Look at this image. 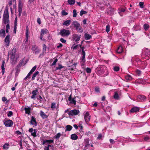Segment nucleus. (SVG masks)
<instances>
[{
    "label": "nucleus",
    "instance_id": "nucleus-1",
    "mask_svg": "<svg viewBox=\"0 0 150 150\" xmlns=\"http://www.w3.org/2000/svg\"><path fill=\"white\" fill-rule=\"evenodd\" d=\"M8 56L10 57L11 63L12 64H15L16 62L18 57L16 53V49L13 48L11 50L9 51Z\"/></svg>",
    "mask_w": 150,
    "mask_h": 150
},
{
    "label": "nucleus",
    "instance_id": "nucleus-2",
    "mask_svg": "<svg viewBox=\"0 0 150 150\" xmlns=\"http://www.w3.org/2000/svg\"><path fill=\"white\" fill-rule=\"evenodd\" d=\"M105 69H104L103 67L101 66H99L97 68L95 69V72L98 75L104 76L106 74L105 73Z\"/></svg>",
    "mask_w": 150,
    "mask_h": 150
},
{
    "label": "nucleus",
    "instance_id": "nucleus-3",
    "mask_svg": "<svg viewBox=\"0 0 150 150\" xmlns=\"http://www.w3.org/2000/svg\"><path fill=\"white\" fill-rule=\"evenodd\" d=\"M8 18V11L7 10H5L4 12L3 17V21L5 24L9 23Z\"/></svg>",
    "mask_w": 150,
    "mask_h": 150
},
{
    "label": "nucleus",
    "instance_id": "nucleus-4",
    "mask_svg": "<svg viewBox=\"0 0 150 150\" xmlns=\"http://www.w3.org/2000/svg\"><path fill=\"white\" fill-rule=\"evenodd\" d=\"M73 25L74 26L76 30L79 32L82 33L83 32V31L81 26L77 21H73L71 25Z\"/></svg>",
    "mask_w": 150,
    "mask_h": 150
},
{
    "label": "nucleus",
    "instance_id": "nucleus-5",
    "mask_svg": "<svg viewBox=\"0 0 150 150\" xmlns=\"http://www.w3.org/2000/svg\"><path fill=\"white\" fill-rule=\"evenodd\" d=\"M59 34L62 36L67 37L70 34V31L69 30L63 29L60 30Z\"/></svg>",
    "mask_w": 150,
    "mask_h": 150
},
{
    "label": "nucleus",
    "instance_id": "nucleus-6",
    "mask_svg": "<svg viewBox=\"0 0 150 150\" xmlns=\"http://www.w3.org/2000/svg\"><path fill=\"white\" fill-rule=\"evenodd\" d=\"M48 32V30L46 29H42L41 30V33H40V39L43 41H44L45 40V39L43 38L44 37V35L47 34Z\"/></svg>",
    "mask_w": 150,
    "mask_h": 150
},
{
    "label": "nucleus",
    "instance_id": "nucleus-7",
    "mask_svg": "<svg viewBox=\"0 0 150 150\" xmlns=\"http://www.w3.org/2000/svg\"><path fill=\"white\" fill-rule=\"evenodd\" d=\"M79 112L78 110L74 109L70 110L68 112V114L69 115L74 116L77 115Z\"/></svg>",
    "mask_w": 150,
    "mask_h": 150
},
{
    "label": "nucleus",
    "instance_id": "nucleus-8",
    "mask_svg": "<svg viewBox=\"0 0 150 150\" xmlns=\"http://www.w3.org/2000/svg\"><path fill=\"white\" fill-rule=\"evenodd\" d=\"M10 36L9 35H8L6 36L4 39V42L6 46L8 47L10 43Z\"/></svg>",
    "mask_w": 150,
    "mask_h": 150
},
{
    "label": "nucleus",
    "instance_id": "nucleus-9",
    "mask_svg": "<svg viewBox=\"0 0 150 150\" xmlns=\"http://www.w3.org/2000/svg\"><path fill=\"white\" fill-rule=\"evenodd\" d=\"M4 124L6 127H9L11 126L13 124V122L12 120H8L4 122Z\"/></svg>",
    "mask_w": 150,
    "mask_h": 150
},
{
    "label": "nucleus",
    "instance_id": "nucleus-10",
    "mask_svg": "<svg viewBox=\"0 0 150 150\" xmlns=\"http://www.w3.org/2000/svg\"><path fill=\"white\" fill-rule=\"evenodd\" d=\"M146 99V96L144 95H139L137 97L138 100L140 102L145 101Z\"/></svg>",
    "mask_w": 150,
    "mask_h": 150
},
{
    "label": "nucleus",
    "instance_id": "nucleus-11",
    "mask_svg": "<svg viewBox=\"0 0 150 150\" xmlns=\"http://www.w3.org/2000/svg\"><path fill=\"white\" fill-rule=\"evenodd\" d=\"M81 38V35H79L76 34H74L72 36V39L75 41H79Z\"/></svg>",
    "mask_w": 150,
    "mask_h": 150
},
{
    "label": "nucleus",
    "instance_id": "nucleus-12",
    "mask_svg": "<svg viewBox=\"0 0 150 150\" xmlns=\"http://www.w3.org/2000/svg\"><path fill=\"white\" fill-rule=\"evenodd\" d=\"M84 117L86 122L89 121L90 119V116L88 112H86L84 114Z\"/></svg>",
    "mask_w": 150,
    "mask_h": 150
},
{
    "label": "nucleus",
    "instance_id": "nucleus-13",
    "mask_svg": "<svg viewBox=\"0 0 150 150\" xmlns=\"http://www.w3.org/2000/svg\"><path fill=\"white\" fill-rule=\"evenodd\" d=\"M30 123L33 126H35L37 125V123L35 120V119L33 117H31Z\"/></svg>",
    "mask_w": 150,
    "mask_h": 150
},
{
    "label": "nucleus",
    "instance_id": "nucleus-14",
    "mask_svg": "<svg viewBox=\"0 0 150 150\" xmlns=\"http://www.w3.org/2000/svg\"><path fill=\"white\" fill-rule=\"evenodd\" d=\"M139 108L137 107H133L130 110V112H135L139 111Z\"/></svg>",
    "mask_w": 150,
    "mask_h": 150
},
{
    "label": "nucleus",
    "instance_id": "nucleus-15",
    "mask_svg": "<svg viewBox=\"0 0 150 150\" xmlns=\"http://www.w3.org/2000/svg\"><path fill=\"white\" fill-rule=\"evenodd\" d=\"M38 90L37 89L33 90L32 92V96L31 97V98L33 99L35 98L37 94V93L38 92Z\"/></svg>",
    "mask_w": 150,
    "mask_h": 150
},
{
    "label": "nucleus",
    "instance_id": "nucleus-16",
    "mask_svg": "<svg viewBox=\"0 0 150 150\" xmlns=\"http://www.w3.org/2000/svg\"><path fill=\"white\" fill-rule=\"evenodd\" d=\"M51 108L52 110H54L55 109L57 110L58 109V105H57V106L56 105V103H53L51 104Z\"/></svg>",
    "mask_w": 150,
    "mask_h": 150
},
{
    "label": "nucleus",
    "instance_id": "nucleus-17",
    "mask_svg": "<svg viewBox=\"0 0 150 150\" xmlns=\"http://www.w3.org/2000/svg\"><path fill=\"white\" fill-rule=\"evenodd\" d=\"M82 58L81 59V62L83 63L85 62V53L84 51L82 50Z\"/></svg>",
    "mask_w": 150,
    "mask_h": 150
},
{
    "label": "nucleus",
    "instance_id": "nucleus-18",
    "mask_svg": "<svg viewBox=\"0 0 150 150\" xmlns=\"http://www.w3.org/2000/svg\"><path fill=\"white\" fill-rule=\"evenodd\" d=\"M144 54L146 56L149 57L150 56V50L147 48L144 49Z\"/></svg>",
    "mask_w": 150,
    "mask_h": 150
},
{
    "label": "nucleus",
    "instance_id": "nucleus-19",
    "mask_svg": "<svg viewBox=\"0 0 150 150\" xmlns=\"http://www.w3.org/2000/svg\"><path fill=\"white\" fill-rule=\"evenodd\" d=\"M5 63V61H3L2 62V64L1 67L2 69V74L3 75L4 74L5 72V68H4V64Z\"/></svg>",
    "mask_w": 150,
    "mask_h": 150
},
{
    "label": "nucleus",
    "instance_id": "nucleus-20",
    "mask_svg": "<svg viewBox=\"0 0 150 150\" xmlns=\"http://www.w3.org/2000/svg\"><path fill=\"white\" fill-rule=\"evenodd\" d=\"M71 22V21L70 20H67L66 21L64 22V23H63V25L66 26H68L70 24Z\"/></svg>",
    "mask_w": 150,
    "mask_h": 150
},
{
    "label": "nucleus",
    "instance_id": "nucleus-21",
    "mask_svg": "<svg viewBox=\"0 0 150 150\" xmlns=\"http://www.w3.org/2000/svg\"><path fill=\"white\" fill-rule=\"evenodd\" d=\"M5 36V30L2 29L0 31V36L4 37Z\"/></svg>",
    "mask_w": 150,
    "mask_h": 150
},
{
    "label": "nucleus",
    "instance_id": "nucleus-22",
    "mask_svg": "<svg viewBox=\"0 0 150 150\" xmlns=\"http://www.w3.org/2000/svg\"><path fill=\"white\" fill-rule=\"evenodd\" d=\"M123 50V48L121 46H119L117 50V52L119 54L121 53Z\"/></svg>",
    "mask_w": 150,
    "mask_h": 150
},
{
    "label": "nucleus",
    "instance_id": "nucleus-23",
    "mask_svg": "<svg viewBox=\"0 0 150 150\" xmlns=\"http://www.w3.org/2000/svg\"><path fill=\"white\" fill-rule=\"evenodd\" d=\"M66 129L65 132L67 131H70L72 128V127L70 125H67L66 127Z\"/></svg>",
    "mask_w": 150,
    "mask_h": 150
},
{
    "label": "nucleus",
    "instance_id": "nucleus-24",
    "mask_svg": "<svg viewBox=\"0 0 150 150\" xmlns=\"http://www.w3.org/2000/svg\"><path fill=\"white\" fill-rule=\"evenodd\" d=\"M71 138L73 140H76L78 139V136L75 134H72L71 135Z\"/></svg>",
    "mask_w": 150,
    "mask_h": 150
},
{
    "label": "nucleus",
    "instance_id": "nucleus-25",
    "mask_svg": "<svg viewBox=\"0 0 150 150\" xmlns=\"http://www.w3.org/2000/svg\"><path fill=\"white\" fill-rule=\"evenodd\" d=\"M91 37V36L88 34L86 33L85 34V38L86 40H88L90 39Z\"/></svg>",
    "mask_w": 150,
    "mask_h": 150
},
{
    "label": "nucleus",
    "instance_id": "nucleus-26",
    "mask_svg": "<svg viewBox=\"0 0 150 150\" xmlns=\"http://www.w3.org/2000/svg\"><path fill=\"white\" fill-rule=\"evenodd\" d=\"M25 113L29 114L30 112V109L29 107H26L25 108Z\"/></svg>",
    "mask_w": 150,
    "mask_h": 150
},
{
    "label": "nucleus",
    "instance_id": "nucleus-27",
    "mask_svg": "<svg viewBox=\"0 0 150 150\" xmlns=\"http://www.w3.org/2000/svg\"><path fill=\"white\" fill-rule=\"evenodd\" d=\"M143 27L144 28L145 30L146 31L149 28L150 26L149 24L147 23H145L143 25Z\"/></svg>",
    "mask_w": 150,
    "mask_h": 150
},
{
    "label": "nucleus",
    "instance_id": "nucleus-28",
    "mask_svg": "<svg viewBox=\"0 0 150 150\" xmlns=\"http://www.w3.org/2000/svg\"><path fill=\"white\" fill-rule=\"evenodd\" d=\"M67 2L69 4L72 5L75 4V0H68Z\"/></svg>",
    "mask_w": 150,
    "mask_h": 150
},
{
    "label": "nucleus",
    "instance_id": "nucleus-29",
    "mask_svg": "<svg viewBox=\"0 0 150 150\" xmlns=\"http://www.w3.org/2000/svg\"><path fill=\"white\" fill-rule=\"evenodd\" d=\"M40 115L43 118H46L47 117V115L43 111H40Z\"/></svg>",
    "mask_w": 150,
    "mask_h": 150
},
{
    "label": "nucleus",
    "instance_id": "nucleus-30",
    "mask_svg": "<svg viewBox=\"0 0 150 150\" xmlns=\"http://www.w3.org/2000/svg\"><path fill=\"white\" fill-rule=\"evenodd\" d=\"M63 134V133L61 134L60 133H58L56 135L54 136V138L57 139H58L61 136L62 134Z\"/></svg>",
    "mask_w": 150,
    "mask_h": 150
},
{
    "label": "nucleus",
    "instance_id": "nucleus-31",
    "mask_svg": "<svg viewBox=\"0 0 150 150\" xmlns=\"http://www.w3.org/2000/svg\"><path fill=\"white\" fill-rule=\"evenodd\" d=\"M39 74V72L38 71H37L35 72L33 74V76L32 78V80H33L35 79V77L36 76L38 75Z\"/></svg>",
    "mask_w": 150,
    "mask_h": 150
},
{
    "label": "nucleus",
    "instance_id": "nucleus-32",
    "mask_svg": "<svg viewBox=\"0 0 150 150\" xmlns=\"http://www.w3.org/2000/svg\"><path fill=\"white\" fill-rule=\"evenodd\" d=\"M114 98L116 99H118L119 98V96L117 92H115V94L113 96Z\"/></svg>",
    "mask_w": 150,
    "mask_h": 150
},
{
    "label": "nucleus",
    "instance_id": "nucleus-33",
    "mask_svg": "<svg viewBox=\"0 0 150 150\" xmlns=\"http://www.w3.org/2000/svg\"><path fill=\"white\" fill-rule=\"evenodd\" d=\"M125 10L123 8H121L119 10V13L120 15L121 16H122V15L121 14L122 12H124L125 11Z\"/></svg>",
    "mask_w": 150,
    "mask_h": 150
},
{
    "label": "nucleus",
    "instance_id": "nucleus-34",
    "mask_svg": "<svg viewBox=\"0 0 150 150\" xmlns=\"http://www.w3.org/2000/svg\"><path fill=\"white\" fill-rule=\"evenodd\" d=\"M125 79L128 81H130L132 80V77L129 75H127L125 76Z\"/></svg>",
    "mask_w": 150,
    "mask_h": 150
},
{
    "label": "nucleus",
    "instance_id": "nucleus-35",
    "mask_svg": "<svg viewBox=\"0 0 150 150\" xmlns=\"http://www.w3.org/2000/svg\"><path fill=\"white\" fill-rule=\"evenodd\" d=\"M9 144L5 143L3 146V148L5 149H7L8 148Z\"/></svg>",
    "mask_w": 150,
    "mask_h": 150
},
{
    "label": "nucleus",
    "instance_id": "nucleus-36",
    "mask_svg": "<svg viewBox=\"0 0 150 150\" xmlns=\"http://www.w3.org/2000/svg\"><path fill=\"white\" fill-rule=\"evenodd\" d=\"M22 4L20 2H19V5H18V11L20 12H21L22 11V8H21Z\"/></svg>",
    "mask_w": 150,
    "mask_h": 150
},
{
    "label": "nucleus",
    "instance_id": "nucleus-37",
    "mask_svg": "<svg viewBox=\"0 0 150 150\" xmlns=\"http://www.w3.org/2000/svg\"><path fill=\"white\" fill-rule=\"evenodd\" d=\"M53 146L50 145H48L47 146L45 147V150H50V149H52Z\"/></svg>",
    "mask_w": 150,
    "mask_h": 150
},
{
    "label": "nucleus",
    "instance_id": "nucleus-38",
    "mask_svg": "<svg viewBox=\"0 0 150 150\" xmlns=\"http://www.w3.org/2000/svg\"><path fill=\"white\" fill-rule=\"evenodd\" d=\"M53 142V140H52L50 139V140H45V141L43 142V144H44L45 143H52Z\"/></svg>",
    "mask_w": 150,
    "mask_h": 150
},
{
    "label": "nucleus",
    "instance_id": "nucleus-39",
    "mask_svg": "<svg viewBox=\"0 0 150 150\" xmlns=\"http://www.w3.org/2000/svg\"><path fill=\"white\" fill-rule=\"evenodd\" d=\"M136 73L137 75L138 76H140L142 72L141 71L138 69H137L136 71Z\"/></svg>",
    "mask_w": 150,
    "mask_h": 150
},
{
    "label": "nucleus",
    "instance_id": "nucleus-40",
    "mask_svg": "<svg viewBox=\"0 0 150 150\" xmlns=\"http://www.w3.org/2000/svg\"><path fill=\"white\" fill-rule=\"evenodd\" d=\"M95 92L96 93H100V89L98 87V86L96 87L95 88Z\"/></svg>",
    "mask_w": 150,
    "mask_h": 150
},
{
    "label": "nucleus",
    "instance_id": "nucleus-41",
    "mask_svg": "<svg viewBox=\"0 0 150 150\" xmlns=\"http://www.w3.org/2000/svg\"><path fill=\"white\" fill-rule=\"evenodd\" d=\"M75 98H72L71 100L70 101V103L71 104H74V105L76 104V101L75 100Z\"/></svg>",
    "mask_w": 150,
    "mask_h": 150
},
{
    "label": "nucleus",
    "instance_id": "nucleus-42",
    "mask_svg": "<svg viewBox=\"0 0 150 150\" xmlns=\"http://www.w3.org/2000/svg\"><path fill=\"white\" fill-rule=\"evenodd\" d=\"M6 24L7 25L6 26V33H8V30L10 29V26L9 23Z\"/></svg>",
    "mask_w": 150,
    "mask_h": 150
},
{
    "label": "nucleus",
    "instance_id": "nucleus-43",
    "mask_svg": "<svg viewBox=\"0 0 150 150\" xmlns=\"http://www.w3.org/2000/svg\"><path fill=\"white\" fill-rule=\"evenodd\" d=\"M47 47L44 44L43 45V52L45 53L46 51Z\"/></svg>",
    "mask_w": 150,
    "mask_h": 150
},
{
    "label": "nucleus",
    "instance_id": "nucleus-44",
    "mask_svg": "<svg viewBox=\"0 0 150 150\" xmlns=\"http://www.w3.org/2000/svg\"><path fill=\"white\" fill-rule=\"evenodd\" d=\"M37 49V48L36 45H32L31 50L33 52H34Z\"/></svg>",
    "mask_w": 150,
    "mask_h": 150
},
{
    "label": "nucleus",
    "instance_id": "nucleus-45",
    "mask_svg": "<svg viewBox=\"0 0 150 150\" xmlns=\"http://www.w3.org/2000/svg\"><path fill=\"white\" fill-rule=\"evenodd\" d=\"M150 138L149 137H146L144 138V141L146 142L150 141Z\"/></svg>",
    "mask_w": 150,
    "mask_h": 150
},
{
    "label": "nucleus",
    "instance_id": "nucleus-46",
    "mask_svg": "<svg viewBox=\"0 0 150 150\" xmlns=\"http://www.w3.org/2000/svg\"><path fill=\"white\" fill-rule=\"evenodd\" d=\"M113 69L115 71H118L119 70L120 68L117 66H115L113 67Z\"/></svg>",
    "mask_w": 150,
    "mask_h": 150
},
{
    "label": "nucleus",
    "instance_id": "nucleus-47",
    "mask_svg": "<svg viewBox=\"0 0 150 150\" xmlns=\"http://www.w3.org/2000/svg\"><path fill=\"white\" fill-rule=\"evenodd\" d=\"M110 27L109 25H106V31L107 33H108L110 31Z\"/></svg>",
    "mask_w": 150,
    "mask_h": 150
},
{
    "label": "nucleus",
    "instance_id": "nucleus-48",
    "mask_svg": "<svg viewBox=\"0 0 150 150\" xmlns=\"http://www.w3.org/2000/svg\"><path fill=\"white\" fill-rule=\"evenodd\" d=\"M102 134H98V136L97 138V139H98V140H101V139L102 138Z\"/></svg>",
    "mask_w": 150,
    "mask_h": 150
},
{
    "label": "nucleus",
    "instance_id": "nucleus-49",
    "mask_svg": "<svg viewBox=\"0 0 150 150\" xmlns=\"http://www.w3.org/2000/svg\"><path fill=\"white\" fill-rule=\"evenodd\" d=\"M37 68L36 66H34L32 68L31 70L30 71L32 73H33L36 69Z\"/></svg>",
    "mask_w": 150,
    "mask_h": 150
},
{
    "label": "nucleus",
    "instance_id": "nucleus-50",
    "mask_svg": "<svg viewBox=\"0 0 150 150\" xmlns=\"http://www.w3.org/2000/svg\"><path fill=\"white\" fill-rule=\"evenodd\" d=\"M86 12L84 11H81L80 13V16H82L83 14H86Z\"/></svg>",
    "mask_w": 150,
    "mask_h": 150
},
{
    "label": "nucleus",
    "instance_id": "nucleus-51",
    "mask_svg": "<svg viewBox=\"0 0 150 150\" xmlns=\"http://www.w3.org/2000/svg\"><path fill=\"white\" fill-rule=\"evenodd\" d=\"M62 14L63 16H66L68 14V13L66 12L65 11L62 10Z\"/></svg>",
    "mask_w": 150,
    "mask_h": 150
},
{
    "label": "nucleus",
    "instance_id": "nucleus-52",
    "mask_svg": "<svg viewBox=\"0 0 150 150\" xmlns=\"http://www.w3.org/2000/svg\"><path fill=\"white\" fill-rule=\"evenodd\" d=\"M73 16L74 17H75L76 16V11L75 9H74L73 11Z\"/></svg>",
    "mask_w": 150,
    "mask_h": 150
},
{
    "label": "nucleus",
    "instance_id": "nucleus-53",
    "mask_svg": "<svg viewBox=\"0 0 150 150\" xmlns=\"http://www.w3.org/2000/svg\"><path fill=\"white\" fill-rule=\"evenodd\" d=\"M144 2H140L139 3V6H140L141 8H144Z\"/></svg>",
    "mask_w": 150,
    "mask_h": 150
},
{
    "label": "nucleus",
    "instance_id": "nucleus-54",
    "mask_svg": "<svg viewBox=\"0 0 150 150\" xmlns=\"http://www.w3.org/2000/svg\"><path fill=\"white\" fill-rule=\"evenodd\" d=\"M13 115V112L11 111H9L8 112L7 114V116L8 117H10L11 116Z\"/></svg>",
    "mask_w": 150,
    "mask_h": 150
},
{
    "label": "nucleus",
    "instance_id": "nucleus-55",
    "mask_svg": "<svg viewBox=\"0 0 150 150\" xmlns=\"http://www.w3.org/2000/svg\"><path fill=\"white\" fill-rule=\"evenodd\" d=\"M40 52V50L38 49H37L34 52H33L35 54H38Z\"/></svg>",
    "mask_w": 150,
    "mask_h": 150
},
{
    "label": "nucleus",
    "instance_id": "nucleus-56",
    "mask_svg": "<svg viewBox=\"0 0 150 150\" xmlns=\"http://www.w3.org/2000/svg\"><path fill=\"white\" fill-rule=\"evenodd\" d=\"M31 135L34 136V137H36V133L35 130L33 132L31 133Z\"/></svg>",
    "mask_w": 150,
    "mask_h": 150
},
{
    "label": "nucleus",
    "instance_id": "nucleus-57",
    "mask_svg": "<svg viewBox=\"0 0 150 150\" xmlns=\"http://www.w3.org/2000/svg\"><path fill=\"white\" fill-rule=\"evenodd\" d=\"M78 46V45H73L71 47V48L73 50H74L76 49Z\"/></svg>",
    "mask_w": 150,
    "mask_h": 150
},
{
    "label": "nucleus",
    "instance_id": "nucleus-58",
    "mask_svg": "<svg viewBox=\"0 0 150 150\" xmlns=\"http://www.w3.org/2000/svg\"><path fill=\"white\" fill-rule=\"evenodd\" d=\"M60 41L63 43H65L66 42V40L64 39L63 38H61L60 39Z\"/></svg>",
    "mask_w": 150,
    "mask_h": 150
},
{
    "label": "nucleus",
    "instance_id": "nucleus-59",
    "mask_svg": "<svg viewBox=\"0 0 150 150\" xmlns=\"http://www.w3.org/2000/svg\"><path fill=\"white\" fill-rule=\"evenodd\" d=\"M26 37L27 39L28 37V30H26Z\"/></svg>",
    "mask_w": 150,
    "mask_h": 150
},
{
    "label": "nucleus",
    "instance_id": "nucleus-60",
    "mask_svg": "<svg viewBox=\"0 0 150 150\" xmlns=\"http://www.w3.org/2000/svg\"><path fill=\"white\" fill-rule=\"evenodd\" d=\"M37 21L39 24H40L41 23V21L40 18H37Z\"/></svg>",
    "mask_w": 150,
    "mask_h": 150
},
{
    "label": "nucleus",
    "instance_id": "nucleus-61",
    "mask_svg": "<svg viewBox=\"0 0 150 150\" xmlns=\"http://www.w3.org/2000/svg\"><path fill=\"white\" fill-rule=\"evenodd\" d=\"M91 69L89 68H87L86 69V71L88 73H90L91 72Z\"/></svg>",
    "mask_w": 150,
    "mask_h": 150
},
{
    "label": "nucleus",
    "instance_id": "nucleus-62",
    "mask_svg": "<svg viewBox=\"0 0 150 150\" xmlns=\"http://www.w3.org/2000/svg\"><path fill=\"white\" fill-rule=\"evenodd\" d=\"M109 140L110 143L112 144H114L115 143V142L113 139H110Z\"/></svg>",
    "mask_w": 150,
    "mask_h": 150
},
{
    "label": "nucleus",
    "instance_id": "nucleus-63",
    "mask_svg": "<svg viewBox=\"0 0 150 150\" xmlns=\"http://www.w3.org/2000/svg\"><path fill=\"white\" fill-rule=\"evenodd\" d=\"M62 46L63 45L62 44L60 43L57 46V47L58 48L61 47H62Z\"/></svg>",
    "mask_w": 150,
    "mask_h": 150
},
{
    "label": "nucleus",
    "instance_id": "nucleus-64",
    "mask_svg": "<svg viewBox=\"0 0 150 150\" xmlns=\"http://www.w3.org/2000/svg\"><path fill=\"white\" fill-rule=\"evenodd\" d=\"M35 130V129L34 130L33 128H31L29 129V132L32 133V132H33Z\"/></svg>",
    "mask_w": 150,
    "mask_h": 150
}]
</instances>
